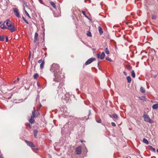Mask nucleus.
<instances>
[{
	"label": "nucleus",
	"instance_id": "nucleus-52",
	"mask_svg": "<svg viewBox=\"0 0 158 158\" xmlns=\"http://www.w3.org/2000/svg\"><path fill=\"white\" fill-rule=\"evenodd\" d=\"M86 151H87V149H86Z\"/></svg>",
	"mask_w": 158,
	"mask_h": 158
},
{
	"label": "nucleus",
	"instance_id": "nucleus-26",
	"mask_svg": "<svg viewBox=\"0 0 158 158\" xmlns=\"http://www.w3.org/2000/svg\"><path fill=\"white\" fill-rule=\"evenodd\" d=\"M4 40V36L0 35V41H3Z\"/></svg>",
	"mask_w": 158,
	"mask_h": 158
},
{
	"label": "nucleus",
	"instance_id": "nucleus-13",
	"mask_svg": "<svg viewBox=\"0 0 158 158\" xmlns=\"http://www.w3.org/2000/svg\"><path fill=\"white\" fill-rule=\"evenodd\" d=\"M139 99L141 100L145 101L146 100V98L144 96H142L140 97H139Z\"/></svg>",
	"mask_w": 158,
	"mask_h": 158
},
{
	"label": "nucleus",
	"instance_id": "nucleus-42",
	"mask_svg": "<svg viewBox=\"0 0 158 158\" xmlns=\"http://www.w3.org/2000/svg\"><path fill=\"white\" fill-rule=\"evenodd\" d=\"M59 74H59L58 76H59L61 77L60 75H59ZM60 78H61H61H63V77H62L61 78V77H60ZM61 81V80L60 81H58V82L60 81Z\"/></svg>",
	"mask_w": 158,
	"mask_h": 158
},
{
	"label": "nucleus",
	"instance_id": "nucleus-1",
	"mask_svg": "<svg viewBox=\"0 0 158 158\" xmlns=\"http://www.w3.org/2000/svg\"><path fill=\"white\" fill-rule=\"evenodd\" d=\"M60 67L58 64H53L50 70L54 73L55 78L53 79L54 81L58 82L61 80L60 77L59 76V74L60 73L59 72Z\"/></svg>",
	"mask_w": 158,
	"mask_h": 158
},
{
	"label": "nucleus",
	"instance_id": "nucleus-44",
	"mask_svg": "<svg viewBox=\"0 0 158 158\" xmlns=\"http://www.w3.org/2000/svg\"><path fill=\"white\" fill-rule=\"evenodd\" d=\"M89 114H90V113H91V112H90V110H89Z\"/></svg>",
	"mask_w": 158,
	"mask_h": 158
},
{
	"label": "nucleus",
	"instance_id": "nucleus-10",
	"mask_svg": "<svg viewBox=\"0 0 158 158\" xmlns=\"http://www.w3.org/2000/svg\"><path fill=\"white\" fill-rule=\"evenodd\" d=\"M38 37V34L37 32H35V33L34 37V43H35L36 42L37 40Z\"/></svg>",
	"mask_w": 158,
	"mask_h": 158
},
{
	"label": "nucleus",
	"instance_id": "nucleus-46",
	"mask_svg": "<svg viewBox=\"0 0 158 158\" xmlns=\"http://www.w3.org/2000/svg\"><path fill=\"white\" fill-rule=\"evenodd\" d=\"M16 80H15L14 81V83H15V82H16Z\"/></svg>",
	"mask_w": 158,
	"mask_h": 158
},
{
	"label": "nucleus",
	"instance_id": "nucleus-29",
	"mask_svg": "<svg viewBox=\"0 0 158 158\" xmlns=\"http://www.w3.org/2000/svg\"><path fill=\"white\" fill-rule=\"evenodd\" d=\"M22 19L27 24H28L29 23L26 20V19H25V18L24 17H22Z\"/></svg>",
	"mask_w": 158,
	"mask_h": 158
},
{
	"label": "nucleus",
	"instance_id": "nucleus-24",
	"mask_svg": "<svg viewBox=\"0 0 158 158\" xmlns=\"http://www.w3.org/2000/svg\"><path fill=\"white\" fill-rule=\"evenodd\" d=\"M39 75L38 73H35L34 75V78L35 79H36L39 77Z\"/></svg>",
	"mask_w": 158,
	"mask_h": 158
},
{
	"label": "nucleus",
	"instance_id": "nucleus-7",
	"mask_svg": "<svg viewBox=\"0 0 158 158\" xmlns=\"http://www.w3.org/2000/svg\"><path fill=\"white\" fill-rule=\"evenodd\" d=\"M15 13V15L18 18H19L20 17V15L19 12V11L18 9L16 8H15L13 9Z\"/></svg>",
	"mask_w": 158,
	"mask_h": 158
},
{
	"label": "nucleus",
	"instance_id": "nucleus-36",
	"mask_svg": "<svg viewBox=\"0 0 158 158\" xmlns=\"http://www.w3.org/2000/svg\"><path fill=\"white\" fill-rule=\"evenodd\" d=\"M96 122L99 123H101V119H100L99 120H97Z\"/></svg>",
	"mask_w": 158,
	"mask_h": 158
},
{
	"label": "nucleus",
	"instance_id": "nucleus-48",
	"mask_svg": "<svg viewBox=\"0 0 158 158\" xmlns=\"http://www.w3.org/2000/svg\"><path fill=\"white\" fill-rule=\"evenodd\" d=\"M127 158H131L130 157H127Z\"/></svg>",
	"mask_w": 158,
	"mask_h": 158
},
{
	"label": "nucleus",
	"instance_id": "nucleus-14",
	"mask_svg": "<svg viewBox=\"0 0 158 158\" xmlns=\"http://www.w3.org/2000/svg\"><path fill=\"white\" fill-rule=\"evenodd\" d=\"M152 108L153 109H156L158 108V104H156L153 105L152 106Z\"/></svg>",
	"mask_w": 158,
	"mask_h": 158
},
{
	"label": "nucleus",
	"instance_id": "nucleus-33",
	"mask_svg": "<svg viewBox=\"0 0 158 158\" xmlns=\"http://www.w3.org/2000/svg\"><path fill=\"white\" fill-rule=\"evenodd\" d=\"M156 16L155 15H152V18L153 19H156Z\"/></svg>",
	"mask_w": 158,
	"mask_h": 158
},
{
	"label": "nucleus",
	"instance_id": "nucleus-39",
	"mask_svg": "<svg viewBox=\"0 0 158 158\" xmlns=\"http://www.w3.org/2000/svg\"><path fill=\"white\" fill-rule=\"evenodd\" d=\"M19 78H17V80H16V81H17L18 82V81H19Z\"/></svg>",
	"mask_w": 158,
	"mask_h": 158
},
{
	"label": "nucleus",
	"instance_id": "nucleus-49",
	"mask_svg": "<svg viewBox=\"0 0 158 158\" xmlns=\"http://www.w3.org/2000/svg\"><path fill=\"white\" fill-rule=\"evenodd\" d=\"M0 157L1 158H3L1 156H0Z\"/></svg>",
	"mask_w": 158,
	"mask_h": 158
},
{
	"label": "nucleus",
	"instance_id": "nucleus-6",
	"mask_svg": "<svg viewBox=\"0 0 158 158\" xmlns=\"http://www.w3.org/2000/svg\"><path fill=\"white\" fill-rule=\"evenodd\" d=\"M96 55L98 59L100 58L102 60L104 58L105 54L104 52H103L101 55H100L99 53H97V54Z\"/></svg>",
	"mask_w": 158,
	"mask_h": 158
},
{
	"label": "nucleus",
	"instance_id": "nucleus-47",
	"mask_svg": "<svg viewBox=\"0 0 158 158\" xmlns=\"http://www.w3.org/2000/svg\"><path fill=\"white\" fill-rule=\"evenodd\" d=\"M156 152L158 153V149L156 150Z\"/></svg>",
	"mask_w": 158,
	"mask_h": 158
},
{
	"label": "nucleus",
	"instance_id": "nucleus-34",
	"mask_svg": "<svg viewBox=\"0 0 158 158\" xmlns=\"http://www.w3.org/2000/svg\"><path fill=\"white\" fill-rule=\"evenodd\" d=\"M111 125L114 127H115L116 126V124L114 122H112L111 123Z\"/></svg>",
	"mask_w": 158,
	"mask_h": 158
},
{
	"label": "nucleus",
	"instance_id": "nucleus-18",
	"mask_svg": "<svg viewBox=\"0 0 158 158\" xmlns=\"http://www.w3.org/2000/svg\"><path fill=\"white\" fill-rule=\"evenodd\" d=\"M140 91L142 93H144L145 92V89L142 87H141L140 88Z\"/></svg>",
	"mask_w": 158,
	"mask_h": 158
},
{
	"label": "nucleus",
	"instance_id": "nucleus-19",
	"mask_svg": "<svg viewBox=\"0 0 158 158\" xmlns=\"http://www.w3.org/2000/svg\"><path fill=\"white\" fill-rule=\"evenodd\" d=\"M127 82L128 83H131V77L130 76L127 77Z\"/></svg>",
	"mask_w": 158,
	"mask_h": 158
},
{
	"label": "nucleus",
	"instance_id": "nucleus-12",
	"mask_svg": "<svg viewBox=\"0 0 158 158\" xmlns=\"http://www.w3.org/2000/svg\"><path fill=\"white\" fill-rule=\"evenodd\" d=\"M98 30L99 31L100 34L101 35H102L103 34V32L102 29L101 27L99 26L98 27Z\"/></svg>",
	"mask_w": 158,
	"mask_h": 158
},
{
	"label": "nucleus",
	"instance_id": "nucleus-50",
	"mask_svg": "<svg viewBox=\"0 0 158 158\" xmlns=\"http://www.w3.org/2000/svg\"><path fill=\"white\" fill-rule=\"evenodd\" d=\"M99 62H98V65H99Z\"/></svg>",
	"mask_w": 158,
	"mask_h": 158
},
{
	"label": "nucleus",
	"instance_id": "nucleus-37",
	"mask_svg": "<svg viewBox=\"0 0 158 158\" xmlns=\"http://www.w3.org/2000/svg\"><path fill=\"white\" fill-rule=\"evenodd\" d=\"M5 37L6 38V41L7 42L8 40V37L7 36H4V37Z\"/></svg>",
	"mask_w": 158,
	"mask_h": 158
},
{
	"label": "nucleus",
	"instance_id": "nucleus-31",
	"mask_svg": "<svg viewBox=\"0 0 158 158\" xmlns=\"http://www.w3.org/2000/svg\"><path fill=\"white\" fill-rule=\"evenodd\" d=\"M126 68L129 69H131V67L129 65H127L126 66Z\"/></svg>",
	"mask_w": 158,
	"mask_h": 158
},
{
	"label": "nucleus",
	"instance_id": "nucleus-45",
	"mask_svg": "<svg viewBox=\"0 0 158 158\" xmlns=\"http://www.w3.org/2000/svg\"><path fill=\"white\" fill-rule=\"evenodd\" d=\"M38 86L39 87V84L38 82L37 83Z\"/></svg>",
	"mask_w": 158,
	"mask_h": 158
},
{
	"label": "nucleus",
	"instance_id": "nucleus-4",
	"mask_svg": "<svg viewBox=\"0 0 158 158\" xmlns=\"http://www.w3.org/2000/svg\"><path fill=\"white\" fill-rule=\"evenodd\" d=\"M32 115L31 116V117L29 121V122L31 123H34V122L35 120L34 119V118L35 117L37 116L38 115L37 114V115H36L35 114V110L32 111Z\"/></svg>",
	"mask_w": 158,
	"mask_h": 158
},
{
	"label": "nucleus",
	"instance_id": "nucleus-23",
	"mask_svg": "<svg viewBox=\"0 0 158 158\" xmlns=\"http://www.w3.org/2000/svg\"><path fill=\"white\" fill-rule=\"evenodd\" d=\"M143 142L144 143H145L146 144H148V140L147 139H146L145 138H144L143 139Z\"/></svg>",
	"mask_w": 158,
	"mask_h": 158
},
{
	"label": "nucleus",
	"instance_id": "nucleus-16",
	"mask_svg": "<svg viewBox=\"0 0 158 158\" xmlns=\"http://www.w3.org/2000/svg\"><path fill=\"white\" fill-rule=\"evenodd\" d=\"M105 52L106 54L109 55L110 54L109 51L108 50V47H106L105 48Z\"/></svg>",
	"mask_w": 158,
	"mask_h": 158
},
{
	"label": "nucleus",
	"instance_id": "nucleus-51",
	"mask_svg": "<svg viewBox=\"0 0 158 158\" xmlns=\"http://www.w3.org/2000/svg\"><path fill=\"white\" fill-rule=\"evenodd\" d=\"M36 149L37 150H38V148H36Z\"/></svg>",
	"mask_w": 158,
	"mask_h": 158
},
{
	"label": "nucleus",
	"instance_id": "nucleus-22",
	"mask_svg": "<svg viewBox=\"0 0 158 158\" xmlns=\"http://www.w3.org/2000/svg\"><path fill=\"white\" fill-rule=\"evenodd\" d=\"M131 76L133 78H135V73L134 70H132L131 72Z\"/></svg>",
	"mask_w": 158,
	"mask_h": 158
},
{
	"label": "nucleus",
	"instance_id": "nucleus-28",
	"mask_svg": "<svg viewBox=\"0 0 158 158\" xmlns=\"http://www.w3.org/2000/svg\"><path fill=\"white\" fill-rule=\"evenodd\" d=\"M106 60H107L109 61H110V62H111L112 61V60L110 58H109L108 57H106Z\"/></svg>",
	"mask_w": 158,
	"mask_h": 158
},
{
	"label": "nucleus",
	"instance_id": "nucleus-2",
	"mask_svg": "<svg viewBox=\"0 0 158 158\" xmlns=\"http://www.w3.org/2000/svg\"><path fill=\"white\" fill-rule=\"evenodd\" d=\"M5 23L8 27V28L11 32H13L16 30V28L14 26L13 23L9 20H7L5 21Z\"/></svg>",
	"mask_w": 158,
	"mask_h": 158
},
{
	"label": "nucleus",
	"instance_id": "nucleus-9",
	"mask_svg": "<svg viewBox=\"0 0 158 158\" xmlns=\"http://www.w3.org/2000/svg\"><path fill=\"white\" fill-rule=\"evenodd\" d=\"M81 146H79L76 148V152L77 154L79 155L81 154Z\"/></svg>",
	"mask_w": 158,
	"mask_h": 158
},
{
	"label": "nucleus",
	"instance_id": "nucleus-35",
	"mask_svg": "<svg viewBox=\"0 0 158 158\" xmlns=\"http://www.w3.org/2000/svg\"><path fill=\"white\" fill-rule=\"evenodd\" d=\"M43 61H44V60H43L42 59L38 61V62L39 63H41Z\"/></svg>",
	"mask_w": 158,
	"mask_h": 158
},
{
	"label": "nucleus",
	"instance_id": "nucleus-3",
	"mask_svg": "<svg viewBox=\"0 0 158 158\" xmlns=\"http://www.w3.org/2000/svg\"><path fill=\"white\" fill-rule=\"evenodd\" d=\"M143 117L144 118V120L145 121L149 123H152L153 122L149 117V116L147 115L146 112H144Z\"/></svg>",
	"mask_w": 158,
	"mask_h": 158
},
{
	"label": "nucleus",
	"instance_id": "nucleus-8",
	"mask_svg": "<svg viewBox=\"0 0 158 158\" xmlns=\"http://www.w3.org/2000/svg\"><path fill=\"white\" fill-rule=\"evenodd\" d=\"M95 60V58H91L88 59L85 63V65H88L91 63H92L93 61Z\"/></svg>",
	"mask_w": 158,
	"mask_h": 158
},
{
	"label": "nucleus",
	"instance_id": "nucleus-27",
	"mask_svg": "<svg viewBox=\"0 0 158 158\" xmlns=\"http://www.w3.org/2000/svg\"><path fill=\"white\" fill-rule=\"evenodd\" d=\"M24 11L25 14L26 15H27L28 16V17H29V18H30L31 17L30 16V15H29L28 12H27V11L25 10H24Z\"/></svg>",
	"mask_w": 158,
	"mask_h": 158
},
{
	"label": "nucleus",
	"instance_id": "nucleus-40",
	"mask_svg": "<svg viewBox=\"0 0 158 158\" xmlns=\"http://www.w3.org/2000/svg\"><path fill=\"white\" fill-rule=\"evenodd\" d=\"M40 2V3H42V0H39Z\"/></svg>",
	"mask_w": 158,
	"mask_h": 158
},
{
	"label": "nucleus",
	"instance_id": "nucleus-11",
	"mask_svg": "<svg viewBox=\"0 0 158 158\" xmlns=\"http://www.w3.org/2000/svg\"><path fill=\"white\" fill-rule=\"evenodd\" d=\"M148 147L149 148V149L151 151H152L155 152H156V149L155 148H153L151 146H148Z\"/></svg>",
	"mask_w": 158,
	"mask_h": 158
},
{
	"label": "nucleus",
	"instance_id": "nucleus-20",
	"mask_svg": "<svg viewBox=\"0 0 158 158\" xmlns=\"http://www.w3.org/2000/svg\"><path fill=\"white\" fill-rule=\"evenodd\" d=\"M38 132V131L37 130H35L34 131V135L35 138L37 137V135Z\"/></svg>",
	"mask_w": 158,
	"mask_h": 158
},
{
	"label": "nucleus",
	"instance_id": "nucleus-41",
	"mask_svg": "<svg viewBox=\"0 0 158 158\" xmlns=\"http://www.w3.org/2000/svg\"><path fill=\"white\" fill-rule=\"evenodd\" d=\"M59 74H59L58 76H59L61 77L60 75H59ZM60 78H61H61H63V77H62L61 78V77H60ZM61 81V80L60 81H58V82L60 81Z\"/></svg>",
	"mask_w": 158,
	"mask_h": 158
},
{
	"label": "nucleus",
	"instance_id": "nucleus-38",
	"mask_svg": "<svg viewBox=\"0 0 158 158\" xmlns=\"http://www.w3.org/2000/svg\"><path fill=\"white\" fill-rule=\"evenodd\" d=\"M123 74H124L125 75H126V76H127V73H126V72H125L124 71V72H123Z\"/></svg>",
	"mask_w": 158,
	"mask_h": 158
},
{
	"label": "nucleus",
	"instance_id": "nucleus-43",
	"mask_svg": "<svg viewBox=\"0 0 158 158\" xmlns=\"http://www.w3.org/2000/svg\"><path fill=\"white\" fill-rule=\"evenodd\" d=\"M23 5H24V6H26L27 4H24Z\"/></svg>",
	"mask_w": 158,
	"mask_h": 158
},
{
	"label": "nucleus",
	"instance_id": "nucleus-5",
	"mask_svg": "<svg viewBox=\"0 0 158 158\" xmlns=\"http://www.w3.org/2000/svg\"><path fill=\"white\" fill-rule=\"evenodd\" d=\"M25 142L27 143V145L31 148L34 151V148H35V146L33 144V143L31 142L28 141L27 140H25Z\"/></svg>",
	"mask_w": 158,
	"mask_h": 158
},
{
	"label": "nucleus",
	"instance_id": "nucleus-17",
	"mask_svg": "<svg viewBox=\"0 0 158 158\" xmlns=\"http://www.w3.org/2000/svg\"><path fill=\"white\" fill-rule=\"evenodd\" d=\"M44 65V61H43V62L41 63L40 67L41 69H42L43 68Z\"/></svg>",
	"mask_w": 158,
	"mask_h": 158
},
{
	"label": "nucleus",
	"instance_id": "nucleus-15",
	"mask_svg": "<svg viewBox=\"0 0 158 158\" xmlns=\"http://www.w3.org/2000/svg\"><path fill=\"white\" fill-rule=\"evenodd\" d=\"M50 3L51 5L55 8L56 9V7L55 3L53 2H50Z\"/></svg>",
	"mask_w": 158,
	"mask_h": 158
},
{
	"label": "nucleus",
	"instance_id": "nucleus-21",
	"mask_svg": "<svg viewBox=\"0 0 158 158\" xmlns=\"http://www.w3.org/2000/svg\"><path fill=\"white\" fill-rule=\"evenodd\" d=\"M5 25H6V24L5 23V22H4V23L3 24H2L1 26L0 27L1 28L3 29H4L5 28H7L5 26Z\"/></svg>",
	"mask_w": 158,
	"mask_h": 158
},
{
	"label": "nucleus",
	"instance_id": "nucleus-25",
	"mask_svg": "<svg viewBox=\"0 0 158 158\" xmlns=\"http://www.w3.org/2000/svg\"><path fill=\"white\" fill-rule=\"evenodd\" d=\"M110 117H112L114 118H117L118 117L117 115L116 114H114L112 115H110Z\"/></svg>",
	"mask_w": 158,
	"mask_h": 158
},
{
	"label": "nucleus",
	"instance_id": "nucleus-32",
	"mask_svg": "<svg viewBox=\"0 0 158 158\" xmlns=\"http://www.w3.org/2000/svg\"><path fill=\"white\" fill-rule=\"evenodd\" d=\"M87 36H91V32H88L87 34Z\"/></svg>",
	"mask_w": 158,
	"mask_h": 158
},
{
	"label": "nucleus",
	"instance_id": "nucleus-30",
	"mask_svg": "<svg viewBox=\"0 0 158 158\" xmlns=\"http://www.w3.org/2000/svg\"><path fill=\"white\" fill-rule=\"evenodd\" d=\"M82 12L83 15H84L87 18H88V16L85 14V12L84 11L82 10Z\"/></svg>",
	"mask_w": 158,
	"mask_h": 158
}]
</instances>
